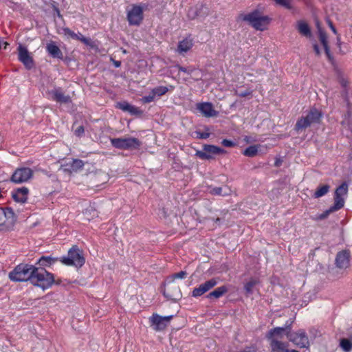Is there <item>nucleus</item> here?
<instances>
[{
  "label": "nucleus",
  "mask_w": 352,
  "mask_h": 352,
  "mask_svg": "<svg viewBox=\"0 0 352 352\" xmlns=\"http://www.w3.org/2000/svg\"><path fill=\"white\" fill-rule=\"evenodd\" d=\"M285 334H287V327H275L268 331L266 337L270 342L272 352H298L289 349L288 344L282 342Z\"/></svg>",
  "instance_id": "f257e3e1"
},
{
  "label": "nucleus",
  "mask_w": 352,
  "mask_h": 352,
  "mask_svg": "<svg viewBox=\"0 0 352 352\" xmlns=\"http://www.w3.org/2000/svg\"><path fill=\"white\" fill-rule=\"evenodd\" d=\"M36 272V267L21 263L18 265L10 272L9 278L13 281L32 280L34 273Z\"/></svg>",
  "instance_id": "f03ea898"
},
{
  "label": "nucleus",
  "mask_w": 352,
  "mask_h": 352,
  "mask_svg": "<svg viewBox=\"0 0 352 352\" xmlns=\"http://www.w3.org/2000/svg\"><path fill=\"white\" fill-rule=\"evenodd\" d=\"M241 18L243 21L248 22L256 30L261 31L265 30L270 23V19L266 16L262 15L258 11L241 14Z\"/></svg>",
  "instance_id": "7ed1b4c3"
},
{
  "label": "nucleus",
  "mask_w": 352,
  "mask_h": 352,
  "mask_svg": "<svg viewBox=\"0 0 352 352\" xmlns=\"http://www.w3.org/2000/svg\"><path fill=\"white\" fill-rule=\"evenodd\" d=\"M60 261L64 265H74L76 267H81L85 263L82 251L77 246H73L68 251L67 256L62 257Z\"/></svg>",
  "instance_id": "20e7f679"
},
{
  "label": "nucleus",
  "mask_w": 352,
  "mask_h": 352,
  "mask_svg": "<svg viewBox=\"0 0 352 352\" xmlns=\"http://www.w3.org/2000/svg\"><path fill=\"white\" fill-rule=\"evenodd\" d=\"M322 117V113L320 110L312 108L306 116L301 117L297 120L295 129L297 131H300L309 126L312 124L319 123Z\"/></svg>",
  "instance_id": "39448f33"
},
{
  "label": "nucleus",
  "mask_w": 352,
  "mask_h": 352,
  "mask_svg": "<svg viewBox=\"0 0 352 352\" xmlns=\"http://www.w3.org/2000/svg\"><path fill=\"white\" fill-rule=\"evenodd\" d=\"M348 193V185L344 182L339 186L335 191L334 195V204L330 208L329 210L326 212V214H323L321 217H326L330 212L338 210L343 208L344 206V200Z\"/></svg>",
  "instance_id": "423d86ee"
},
{
  "label": "nucleus",
  "mask_w": 352,
  "mask_h": 352,
  "mask_svg": "<svg viewBox=\"0 0 352 352\" xmlns=\"http://www.w3.org/2000/svg\"><path fill=\"white\" fill-rule=\"evenodd\" d=\"M126 19L130 25L139 26L144 19V8L142 6L133 4L126 10Z\"/></svg>",
  "instance_id": "0eeeda50"
},
{
  "label": "nucleus",
  "mask_w": 352,
  "mask_h": 352,
  "mask_svg": "<svg viewBox=\"0 0 352 352\" xmlns=\"http://www.w3.org/2000/svg\"><path fill=\"white\" fill-rule=\"evenodd\" d=\"M32 283L43 288H48L54 283V275L46 270L39 271L36 267V272L34 273Z\"/></svg>",
  "instance_id": "6e6552de"
},
{
  "label": "nucleus",
  "mask_w": 352,
  "mask_h": 352,
  "mask_svg": "<svg viewBox=\"0 0 352 352\" xmlns=\"http://www.w3.org/2000/svg\"><path fill=\"white\" fill-rule=\"evenodd\" d=\"M226 151L218 146L214 145L206 144L203 147L202 151H197L196 156L201 160H210L212 159L214 155H224Z\"/></svg>",
  "instance_id": "1a4fd4ad"
},
{
  "label": "nucleus",
  "mask_w": 352,
  "mask_h": 352,
  "mask_svg": "<svg viewBox=\"0 0 352 352\" xmlns=\"http://www.w3.org/2000/svg\"><path fill=\"white\" fill-rule=\"evenodd\" d=\"M112 145L120 149L138 148L140 142L135 138H113L111 140Z\"/></svg>",
  "instance_id": "9d476101"
},
{
  "label": "nucleus",
  "mask_w": 352,
  "mask_h": 352,
  "mask_svg": "<svg viewBox=\"0 0 352 352\" xmlns=\"http://www.w3.org/2000/svg\"><path fill=\"white\" fill-rule=\"evenodd\" d=\"M173 316H161L157 314H153L149 318L151 325L157 331L164 330L173 319Z\"/></svg>",
  "instance_id": "9b49d317"
},
{
  "label": "nucleus",
  "mask_w": 352,
  "mask_h": 352,
  "mask_svg": "<svg viewBox=\"0 0 352 352\" xmlns=\"http://www.w3.org/2000/svg\"><path fill=\"white\" fill-rule=\"evenodd\" d=\"M285 335L289 338V341L299 347H307L309 346L308 338L305 332L302 330L289 333V329L287 328V334Z\"/></svg>",
  "instance_id": "f8f14e48"
},
{
  "label": "nucleus",
  "mask_w": 352,
  "mask_h": 352,
  "mask_svg": "<svg viewBox=\"0 0 352 352\" xmlns=\"http://www.w3.org/2000/svg\"><path fill=\"white\" fill-rule=\"evenodd\" d=\"M33 175V171L29 168H17L12 176L14 183H23L28 181Z\"/></svg>",
  "instance_id": "ddd939ff"
},
{
  "label": "nucleus",
  "mask_w": 352,
  "mask_h": 352,
  "mask_svg": "<svg viewBox=\"0 0 352 352\" xmlns=\"http://www.w3.org/2000/svg\"><path fill=\"white\" fill-rule=\"evenodd\" d=\"M196 108L203 116L206 118L217 117L219 114L218 111L214 108L213 104L210 102L197 103Z\"/></svg>",
  "instance_id": "4468645a"
},
{
  "label": "nucleus",
  "mask_w": 352,
  "mask_h": 352,
  "mask_svg": "<svg viewBox=\"0 0 352 352\" xmlns=\"http://www.w3.org/2000/svg\"><path fill=\"white\" fill-rule=\"evenodd\" d=\"M217 284V280L211 278L194 288L192 291V296L195 298L199 297L214 287Z\"/></svg>",
  "instance_id": "2eb2a0df"
},
{
  "label": "nucleus",
  "mask_w": 352,
  "mask_h": 352,
  "mask_svg": "<svg viewBox=\"0 0 352 352\" xmlns=\"http://www.w3.org/2000/svg\"><path fill=\"white\" fill-rule=\"evenodd\" d=\"M19 59L23 64L28 69H30L34 65V62L32 56L28 52L27 48L21 45L18 47Z\"/></svg>",
  "instance_id": "dca6fc26"
},
{
  "label": "nucleus",
  "mask_w": 352,
  "mask_h": 352,
  "mask_svg": "<svg viewBox=\"0 0 352 352\" xmlns=\"http://www.w3.org/2000/svg\"><path fill=\"white\" fill-rule=\"evenodd\" d=\"M350 252L343 250L338 253L336 258V265L338 268L346 269L349 266Z\"/></svg>",
  "instance_id": "f3484780"
},
{
  "label": "nucleus",
  "mask_w": 352,
  "mask_h": 352,
  "mask_svg": "<svg viewBox=\"0 0 352 352\" xmlns=\"http://www.w3.org/2000/svg\"><path fill=\"white\" fill-rule=\"evenodd\" d=\"M64 35L67 38H72L74 40L80 41L83 43H85L87 45H91V41L89 38H85L82 34L80 33H75L74 32L72 31L70 29L66 28L63 30Z\"/></svg>",
  "instance_id": "a211bd4d"
},
{
  "label": "nucleus",
  "mask_w": 352,
  "mask_h": 352,
  "mask_svg": "<svg viewBox=\"0 0 352 352\" xmlns=\"http://www.w3.org/2000/svg\"><path fill=\"white\" fill-rule=\"evenodd\" d=\"M49 94L51 95L52 98L60 103H68L71 102V98L69 96H65L60 89H54Z\"/></svg>",
  "instance_id": "6ab92c4d"
},
{
  "label": "nucleus",
  "mask_w": 352,
  "mask_h": 352,
  "mask_svg": "<svg viewBox=\"0 0 352 352\" xmlns=\"http://www.w3.org/2000/svg\"><path fill=\"white\" fill-rule=\"evenodd\" d=\"M296 30L298 33L307 38H311L312 36L311 28L309 24L305 21H298L296 25Z\"/></svg>",
  "instance_id": "aec40b11"
},
{
  "label": "nucleus",
  "mask_w": 352,
  "mask_h": 352,
  "mask_svg": "<svg viewBox=\"0 0 352 352\" xmlns=\"http://www.w3.org/2000/svg\"><path fill=\"white\" fill-rule=\"evenodd\" d=\"M316 26L318 29V38L322 45V49L324 50L327 55L329 56V47L328 45L327 36L325 32L320 27L319 22L316 23Z\"/></svg>",
  "instance_id": "412c9836"
},
{
  "label": "nucleus",
  "mask_w": 352,
  "mask_h": 352,
  "mask_svg": "<svg viewBox=\"0 0 352 352\" xmlns=\"http://www.w3.org/2000/svg\"><path fill=\"white\" fill-rule=\"evenodd\" d=\"M116 107L119 108L123 111H127L132 115L142 114V111L139 108L129 104L127 102H119L116 104Z\"/></svg>",
  "instance_id": "4be33fe9"
},
{
  "label": "nucleus",
  "mask_w": 352,
  "mask_h": 352,
  "mask_svg": "<svg viewBox=\"0 0 352 352\" xmlns=\"http://www.w3.org/2000/svg\"><path fill=\"white\" fill-rule=\"evenodd\" d=\"M28 188L22 187L18 188L12 193V197L17 202L24 203L28 199Z\"/></svg>",
  "instance_id": "5701e85b"
},
{
  "label": "nucleus",
  "mask_w": 352,
  "mask_h": 352,
  "mask_svg": "<svg viewBox=\"0 0 352 352\" xmlns=\"http://www.w3.org/2000/svg\"><path fill=\"white\" fill-rule=\"evenodd\" d=\"M193 45L192 39L186 38L179 41L177 45V52L179 54H183L189 51Z\"/></svg>",
  "instance_id": "b1692460"
},
{
  "label": "nucleus",
  "mask_w": 352,
  "mask_h": 352,
  "mask_svg": "<svg viewBox=\"0 0 352 352\" xmlns=\"http://www.w3.org/2000/svg\"><path fill=\"white\" fill-rule=\"evenodd\" d=\"M47 51L48 53L55 58H61L62 52L59 47L55 44L54 42H50L47 44L46 46Z\"/></svg>",
  "instance_id": "393cba45"
},
{
  "label": "nucleus",
  "mask_w": 352,
  "mask_h": 352,
  "mask_svg": "<svg viewBox=\"0 0 352 352\" xmlns=\"http://www.w3.org/2000/svg\"><path fill=\"white\" fill-rule=\"evenodd\" d=\"M14 218V212L10 208L3 209L0 208V226L6 223L9 219Z\"/></svg>",
  "instance_id": "a878e982"
},
{
  "label": "nucleus",
  "mask_w": 352,
  "mask_h": 352,
  "mask_svg": "<svg viewBox=\"0 0 352 352\" xmlns=\"http://www.w3.org/2000/svg\"><path fill=\"white\" fill-rule=\"evenodd\" d=\"M57 261L58 258H56L42 256L39 258L37 263L41 267H50L54 264Z\"/></svg>",
  "instance_id": "bb28decb"
},
{
  "label": "nucleus",
  "mask_w": 352,
  "mask_h": 352,
  "mask_svg": "<svg viewBox=\"0 0 352 352\" xmlns=\"http://www.w3.org/2000/svg\"><path fill=\"white\" fill-rule=\"evenodd\" d=\"M228 292V289L226 286H221L215 289L214 291L210 292L208 295V298H219Z\"/></svg>",
  "instance_id": "cd10ccee"
},
{
  "label": "nucleus",
  "mask_w": 352,
  "mask_h": 352,
  "mask_svg": "<svg viewBox=\"0 0 352 352\" xmlns=\"http://www.w3.org/2000/svg\"><path fill=\"white\" fill-rule=\"evenodd\" d=\"M329 185H320L319 186L317 189L316 190L314 197L315 198H320L324 195H326L329 190Z\"/></svg>",
  "instance_id": "c85d7f7f"
},
{
  "label": "nucleus",
  "mask_w": 352,
  "mask_h": 352,
  "mask_svg": "<svg viewBox=\"0 0 352 352\" xmlns=\"http://www.w3.org/2000/svg\"><path fill=\"white\" fill-rule=\"evenodd\" d=\"M258 283L259 280L257 278H251L249 281H248L244 286L246 294H251L252 292L253 288Z\"/></svg>",
  "instance_id": "c756f323"
},
{
  "label": "nucleus",
  "mask_w": 352,
  "mask_h": 352,
  "mask_svg": "<svg viewBox=\"0 0 352 352\" xmlns=\"http://www.w3.org/2000/svg\"><path fill=\"white\" fill-rule=\"evenodd\" d=\"M340 346L344 352H349L352 350V341L343 338L340 340Z\"/></svg>",
  "instance_id": "7c9ffc66"
},
{
  "label": "nucleus",
  "mask_w": 352,
  "mask_h": 352,
  "mask_svg": "<svg viewBox=\"0 0 352 352\" xmlns=\"http://www.w3.org/2000/svg\"><path fill=\"white\" fill-rule=\"evenodd\" d=\"M258 146H250L243 151V155L248 157H254L258 153Z\"/></svg>",
  "instance_id": "2f4dec72"
},
{
  "label": "nucleus",
  "mask_w": 352,
  "mask_h": 352,
  "mask_svg": "<svg viewBox=\"0 0 352 352\" xmlns=\"http://www.w3.org/2000/svg\"><path fill=\"white\" fill-rule=\"evenodd\" d=\"M187 273L185 271H181L178 273L172 274L168 278L169 282H174L176 279H184L186 277Z\"/></svg>",
  "instance_id": "473e14b6"
},
{
  "label": "nucleus",
  "mask_w": 352,
  "mask_h": 352,
  "mask_svg": "<svg viewBox=\"0 0 352 352\" xmlns=\"http://www.w3.org/2000/svg\"><path fill=\"white\" fill-rule=\"evenodd\" d=\"M157 97H161L168 91V88L166 86H159L153 89Z\"/></svg>",
  "instance_id": "72a5a7b5"
},
{
  "label": "nucleus",
  "mask_w": 352,
  "mask_h": 352,
  "mask_svg": "<svg viewBox=\"0 0 352 352\" xmlns=\"http://www.w3.org/2000/svg\"><path fill=\"white\" fill-rule=\"evenodd\" d=\"M156 98L157 96L152 89L148 96H144L141 98V102L144 104L150 103L154 101Z\"/></svg>",
  "instance_id": "f704fd0d"
},
{
  "label": "nucleus",
  "mask_w": 352,
  "mask_h": 352,
  "mask_svg": "<svg viewBox=\"0 0 352 352\" xmlns=\"http://www.w3.org/2000/svg\"><path fill=\"white\" fill-rule=\"evenodd\" d=\"M84 166V163L80 160H74L71 164V168L73 170L77 171L81 169Z\"/></svg>",
  "instance_id": "c9c22d12"
},
{
  "label": "nucleus",
  "mask_w": 352,
  "mask_h": 352,
  "mask_svg": "<svg viewBox=\"0 0 352 352\" xmlns=\"http://www.w3.org/2000/svg\"><path fill=\"white\" fill-rule=\"evenodd\" d=\"M210 193H211L212 195H223V196H225V195H227L229 194L228 192L222 193V188H219V187L213 188L210 189Z\"/></svg>",
  "instance_id": "e433bc0d"
},
{
  "label": "nucleus",
  "mask_w": 352,
  "mask_h": 352,
  "mask_svg": "<svg viewBox=\"0 0 352 352\" xmlns=\"http://www.w3.org/2000/svg\"><path fill=\"white\" fill-rule=\"evenodd\" d=\"M197 10L198 8L197 7L190 8L188 13V17L192 19L197 16L199 15Z\"/></svg>",
  "instance_id": "4c0bfd02"
},
{
  "label": "nucleus",
  "mask_w": 352,
  "mask_h": 352,
  "mask_svg": "<svg viewBox=\"0 0 352 352\" xmlns=\"http://www.w3.org/2000/svg\"><path fill=\"white\" fill-rule=\"evenodd\" d=\"M276 3L285 6L287 8H290V1L292 0H274Z\"/></svg>",
  "instance_id": "58836bf2"
},
{
  "label": "nucleus",
  "mask_w": 352,
  "mask_h": 352,
  "mask_svg": "<svg viewBox=\"0 0 352 352\" xmlns=\"http://www.w3.org/2000/svg\"><path fill=\"white\" fill-rule=\"evenodd\" d=\"M169 298L172 300H177L181 298L182 294L180 290L178 289L177 292L175 294H167Z\"/></svg>",
  "instance_id": "ea45409f"
},
{
  "label": "nucleus",
  "mask_w": 352,
  "mask_h": 352,
  "mask_svg": "<svg viewBox=\"0 0 352 352\" xmlns=\"http://www.w3.org/2000/svg\"><path fill=\"white\" fill-rule=\"evenodd\" d=\"M84 128L82 126H78L74 131V134L78 137H81L84 133Z\"/></svg>",
  "instance_id": "a19ab883"
},
{
  "label": "nucleus",
  "mask_w": 352,
  "mask_h": 352,
  "mask_svg": "<svg viewBox=\"0 0 352 352\" xmlns=\"http://www.w3.org/2000/svg\"><path fill=\"white\" fill-rule=\"evenodd\" d=\"M221 144L226 147H232L235 145L233 142L226 139L223 140Z\"/></svg>",
  "instance_id": "79ce46f5"
},
{
  "label": "nucleus",
  "mask_w": 352,
  "mask_h": 352,
  "mask_svg": "<svg viewBox=\"0 0 352 352\" xmlns=\"http://www.w3.org/2000/svg\"><path fill=\"white\" fill-rule=\"evenodd\" d=\"M313 47L316 54L320 55L322 51V49L320 48L317 44H314Z\"/></svg>",
  "instance_id": "37998d69"
},
{
  "label": "nucleus",
  "mask_w": 352,
  "mask_h": 352,
  "mask_svg": "<svg viewBox=\"0 0 352 352\" xmlns=\"http://www.w3.org/2000/svg\"><path fill=\"white\" fill-rule=\"evenodd\" d=\"M197 137L201 139H206L209 137L210 134L209 133H199L197 132Z\"/></svg>",
  "instance_id": "c03bdc74"
},
{
  "label": "nucleus",
  "mask_w": 352,
  "mask_h": 352,
  "mask_svg": "<svg viewBox=\"0 0 352 352\" xmlns=\"http://www.w3.org/2000/svg\"><path fill=\"white\" fill-rule=\"evenodd\" d=\"M327 23H328L329 28H331V30H332V32L335 34H338V32H337L336 28L334 27V25H333L332 22L330 20H328Z\"/></svg>",
  "instance_id": "a18cd8bd"
},
{
  "label": "nucleus",
  "mask_w": 352,
  "mask_h": 352,
  "mask_svg": "<svg viewBox=\"0 0 352 352\" xmlns=\"http://www.w3.org/2000/svg\"><path fill=\"white\" fill-rule=\"evenodd\" d=\"M252 94V91H247L245 92H242L239 94L240 97H246L248 96H250Z\"/></svg>",
  "instance_id": "49530a36"
},
{
  "label": "nucleus",
  "mask_w": 352,
  "mask_h": 352,
  "mask_svg": "<svg viewBox=\"0 0 352 352\" xmlns=\"http://www.w3.org/2000/svg\"><path fill=\"white\" fill-rule=\"evenodd\" d=\"M8 45V43L7 42L0 41V49H1V48L6 49Z\"/></svg>",
  "instance_id": "de8ad7c7"
},
{
  "label": "nucleus",
  "mask_w": 352,
  "mask_h": 352,
  "mask_svg": "<svg viewBox=\"0 0 352 352\" xmlns=\"http://www.w3.org/2000/svg\"><path fill=\"white\" fill-rule=\"evenodd\" d=\"M178 69H179V72H184V73H187L188 71L186 68L183 67H181V66H178Z\"/></svg>",
  "instance_id": "09e8293b"
},
{
  "label": "nucleus",
  "mask_w": 352,
  "mask_h": 352,
  "mask_svg": "<svg viewBox=\"0 0 352 352\" xmlns=\"http://www.w3.org/2000/svg\"><path fill=\"white\" fill-rule=\"evenodd\" d=\"M340 83L342 84V86L345 87L348 84V81L345 79H342Z\"/></svg>",
  "instance_id": "8fccbe9b"
},
{
  "label": "nucleus",
  "mask_w": 352,
  "mask_h": 352,
  "mask_svg": "<svg viewBox=\"0 0 352 352\" xmlns=\"http://www.w3.org/2000/svg\"><path fill=\"white\" fill-rule=\"evenodd\" d=\"M116 65L117 67H119V66H120V63H116Z\"/></svg>",
  "instance_id": "3c124183"
},
{
  "label": "nucleus",
  "mask_w": 352,
  "mask_h": 352,
  "mask_svg": "<svg viewBox=\"0 0 352 352\" xmlns=\"http://www.w3.org/2000/svg\"><path fill=\"white\" fill-rule=\"evenodd\" d=\"M338 41H340V36L339 35L338 36Z\"/></svg>",
  "instance_id": "603ef678"
}]
</instances>
